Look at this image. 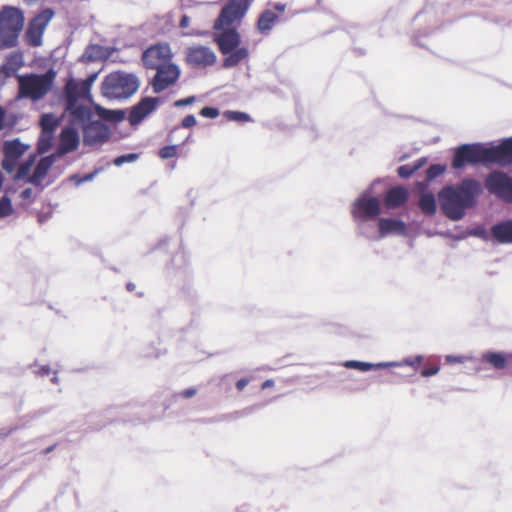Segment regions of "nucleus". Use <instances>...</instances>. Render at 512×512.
Returning <instances> with one entry per match:
<instances>
[{"mask_svg": "<svg viewBox=\"0 0 512 512\" xmlns=\"http://www.w3.org/2000/svg\"><path fill=\"white\" fill-rule=\"evenodd\" d=\"M343 366L347 369H356L362 372H367L372 370V363L358 361V360H347L343 363Z\"/></svg>", "mask_w": 512, "mask_h": 512, "instance_id": "31", "label": "nucleus"}, {"mask_svg": "<svg viewBox=\"0 0 512 512\" xmlns=\"http://www.w3.org/2000/svg\"><path fill=\"white\" fill-rule=\"evenodd\" d=\"M440 370V367L439 366H434V367H431V368H424L422 371H421V375L423 377H430V376H434L436 375Z\"/></svg>", "mask_w": 512, "mask_h": 512, "instance_id": "43", "label": "nucleus"}, {"mask_svg": "<svg viewBox=\"0 0 512 512\" xmlns=\"http://www.w3.org/2000/svg\"><path fill=\"white\" fill-rule=\"evenodd\" d=\"M126 288H127L128 291L132 292V291H134L136 289V285L134 283H132V282H128L126 284Z\"/></svg>", "mask_w": 512, "mask_h": 512, "instance_id": "59", "label": "nucleus"}, {"mask_svg": "<svg viewBox=\"0 0 512 512\" xmlns=\"http://www.w3.org/2000/svg\"><path fill=\"white\" fill-rule=\"evenodd\" d=\"M6 111L0 106V131L5 127Z\"/></svg>", "mask_w": 512, "mask_h": 512, "instance_id": "51", "label": "nucleus"}, {"mask_svg": "<svg viewBox=\"0 0 512 512\" xmlns=\"http://www.w3.org/2000/svg\"><path fill=\"white\" fill-rule=\"evenodd\" d=\"M173 53L168 43H157L148 47L142 54L146 69L155 70L172 63Z\"/></svg>", "mask_w": 512, "mask_h": 512, "instance_id": "11", "label": "nucleus"}, {"mask_svg": "<svg viewBox=\"0 0 512 512\" xmlns=\"http://www.w3.org/2000/svg\"><path fill=\"white\" fill-rule=\"evenodd\" d=\"M121 112H117V111H105V119L107 120H110V121H115V120H119L121 118Z\"/></svg>", "mask_w": 512, "mask_h": 512, "instance_id": "46", "label": "nucleus"}, {"mask_svg": "<svg viewBox=\"0 0 512 512\" xmlns=\"http://www.w3.org/2000/svg\"><path fill=\"white\" fill-rule=\"evenodd\" d=\"M56 78V72L53 69L44 74H25L18 75V96L32 101L43 99L52 89Z\"/></svg>", "mask_w": 512, "mask_h": 512, "instance_id": "5", "label": "nucleus"}, {"mask_svg": "<svg viewBox=\"0 0 512 512\" xmlns=\"http://www.w3.org/2000/svg\"><path fill=\"white\" fill-rule=\"evenodd\" d=\"M377 182L375 180L351 204L350 212L355 224L356 234L364 238L375 235V224L382 213L380 199L371 195L373 186Z\"/></svg>", "mask_w": 512, "mask_h": 512, "instance_id": "2", "label": "nucleus"}, {"mask_svg": "<svg viewBox=\"0 0 512 512\" xmlns=\"http://www.w3.org/2000/svg\"><path fill=\"white\" fill-rule=\"evenodd\" d=\"M64 91L66 103H69L71 107L79 101H91L90 91L84 90V84L73 78L67 81Z\"/></svg>", "mask_w": 512, "mask_h": 512, "instance_id": "16", "label": "nucleus"}, {"mask_svg": "<svg viewBox=\"0 0 512 512\" xmlns=\"http://www.w3.org/2000/svg\"><path fill=\"white\" fill-rule=\"evenodd\" d=\"M54 15L51 8H45L29 21L25 31V41L29 46L38 47L42 44L43 34Z\"/></svg>", "mask_w": 512, "mask_h": 512, "instance_id": "8", "label": "nucleus"}, {"mask_svg": "<svg viewBox=\"0 0 512 512\" xmlns=\"http://www.w3.org/2000/svg\"><path fill=\"white\" fill-rule=\"evenodd\" d=\"M423 359H424V357L422 355H417L413 358H411V357L405 358L403 361L399 362V364H401V367L402 366H411V367L416 368L423 362Z\"/></svg>", "mask_w": 512, "mask_h": 512, "instance_id": "37", "label": "nucleus"}, {"mask_svg": "<svg viewBox=\"0 0 512 512\" xmlns=\"http://www.w3.org/2000/svg\"><path fill=\"white\" fill-rule=\"evenodd\" d=\"M190 24V18L187 15H183L179 22V27L182 29H185Z\"/></svg>", "mask_w": 512, "mask_h": 512, "instance_id": "49", "label": "nucleus"}, {"mask_svg": "<svg viewBox=\"0 0 512 512\" xmlns=\"http://www.w3.org/2000/svg\"><path fill=\"white\" fill-rule=\"evenodd\" d=\"M183 35H185V36H201V35H203V33L198 32L196 30H191V31L183 33Z\"/></svg>", "mask_w": 512, "mask_h": 512, "instance_id": "57", "label": "nucleus"}, {"mask_svg": "<svg viewBox=\"0 0 512 512\" xmlns=\"http://www.w3.org/2000/svg\"><path fill=\"white\" fill-rule=\"evenodd\" d=\"M466 357L465 356H455V355H447L445 357V361L447 363H463L464 361H466Z\"/></svg>", "mask_w": 512, "mask_h": 512, "instance_id": "44", "label": "nucleus"}, {"mask_svg": "<svg viewBox=\"0 0 512 512\" xmlns=\"http://www.w3.org/2000/svg\"><path fill=\"white\" fill-rule=\"evenodd\" d=\"M278 21L277 14L272 10H265L258 17V32L267 34Z\"/></svg>", "mask_w": 512, "mask_h": 512, "instance_id": "26", "label": "nucleus"}, {"mask_svg": "<svg viewBox=\"0 0 512 512\" xmlns=\"http://www.w3.org/2000/svg\"><path fill=\"white\" fill-rule=\"evenodd\" d=\"M482 362L491 365L496 370H503L506 368V352L501 351H487L482 354Z\"/></svg>", "mask_w": 512, "mask_h": 512, "instance_id": "25", "label": "nucleus"}, {"mask_svg": "<svg viewBox=\"0 0 512 512\" xmlns=\"http://www.w3.org/2000/svg\"><path fill=\"white\" fill-rule=\"evenodd\" d=\"M486 189L507 203H512V177L501 171L489 173L485 179Z\"/></svg>", "mask_w": 512, "mask_h": 512, "instance_id": "10", "label": "nucleus"}, {"mask_svg": "<svg viewBox=\"0 0 512 512\" xmlns=\"http://www.w3.org/2000/svg\"><path fill=\"white\" fill-rule=\"evenodd\" d=\"M219 110L215 107H204L200 110L199 114L205 118H216L219 115Z\"/></svg>", "mask_w": 512, "mask_h": 512, "instance_id": "39", "label": "nucleus"}, {"mask_svg": "<svg viewBox=\"0 0 512 512\" xmlns=\"http://www.w3.org/2000/svg\"><path fill=\"white\" fill-rule=\"evenodd\" d=\"M31 193H32V190L30 188H27L22 191L21 196L23 198H28L31 195Z\"/></svg>", "mask_w": 512, "mask_h": 512, "instance_id": "58", "label": "nucleus"}, {"mask_svg": "<svg viewBox=\"0 0 512 512\" xmlns=\"http://www.w3.org/2000/svg\"><path fill=\"white\" fill-rule=\"evenodd\" d=\"M25 23L24 12L14 6H3L0 10V49L14 48Z\"/></svg>", "mask_w": 512, "mask_h": 512, "instance_id": "4", "label": "nucleus"}, {"mask_svg": "<svg viewBox=\"0 0 512 512\" xmlns=\"http://www.w3.org/2000/svg\"><path fill=\"white\" fill-rule=\"evenodd\" d=\"M419 207L423 213L433 215L436 212V200L432 193H423L419 199Z\"/></svg>", "mask_w": 512, "mask_h": 512, "instance_id": "28", "label": "nucleus"}, {"mask_svg": "<svg viewBox=\"0 0 512 512\" xmlns=\"http://www.w3.org/2000/svg\"><path fill=\"white\" fill-rule=\"evenodd\" d=\"M197 394L196 388H188L179 393V395L183 398H191Z\"/></svg>", "mask_w": 512, "mask_h": 512, "instance_id": "48", "label": "nucleus"}, {"mask_svg": "<svg viewBox=\"0 0 512 512\" xmlns=\"http://www.w3.org/2000/svg\"><path fill=\"white\" fill-rule=\"evenodd\" d=\"M138 158V155L135 153L125 154L121 155L114 160V164L117 166H121L122 164L126 162H133Z\"/></svg>", "mask_w": 512, "mask_h": 512, "instance_id": "38", "label": "nucleus"}, {"mask_svg": "<svg viewBox=\"0 0 512 512\" xmlns=\"http://www.w3.org/2000/svg\"><path fill=\"white\" fill-rule=\"evenodd\" d=\"M82 129L84 142L88 145L102 143L109 138V129L101 121H90Z\"/></svg>", "mask_w": 512, "mask_h": 512, "instance_id": "15", "label": "nucleus"}, {"mask_svg": "<svg viewBox=\"0 0 512 512\" xmlns=\"http://www.w3.org/2000/svg\"><path fill=\"white\" fill-rule=\"evenodd\" d=\"M66 110L70 114V123L72 126L83 128L91 118V110L88 106L81 103H74L71 107L69 103H66Z\"/></svg>", "mask_w": 512, "mask_h": 512, "instance_id": "18", "label": "nucleus"}, {"mask_svg": "<svg viewBox=\"0 0 512 512\" xmlns=\"http://www.w3.org/2000/svg\"><path fill=\"white\" fill-rule=\"evenodd\" d=\"M54 161L55 159L52 155L41 158L37 163L34 172L30 177H28L27 183H31L35 186L41 185Z\"/></svg>", "mask_w": 512, "mask_h": 512, "instance_id": "21", "label": "nucleus"}, {"mask_svg": "<svg viewBox=\"0 0 512 512\" xmlns=\"http://www.w3.org/2000/svg\"><path fill=\"white\" fill-rule=\"evenodd\" d=\"M445 171V166L441 164H433L426 171V179L427 181H432L435 178L442 175Z\"/></svg>", "mask_w": 512, "mask_h": 512, "instance_id": "34", "label": "nucleus"}, {"mask_svg": "<svg viewBox=\"0 0 512 512\" xmlns=\"http://www.w3.org/2000/svg\"><path fill=\"white\" fill-rule=\"evenodd\" d=\"M155 70L156 74L151 80V86L155 93H161L173 86L180 77V69L174 63H170Z\"/></svg>", "mask_w": 512, "mask_h": 512, "instance_id": "12", "label": "nucleus"}, {"mask_svg": "<svg viewBox=\"0 0 512 512\" xmlns=\"http://www.w3.org/2000/svg\"><path fill=\"white\" fill-rule=\"evenodd\" d=\"M274 385V381L272 379H269V380H266L265 382L262 383L261 385V389H267L269 387H272Z\"/></svg>", "mask_w": 512, "mask_h": 512, "instance_id": "54", "label": "nucleus"}, {"mask_svg": "<svg viewBox=\"0 0 512 512\" xmlns=\"http://www.w3.org/2000/svg\"><path fill=\"white\" fill-rule=\"evenodd\" d=\"M408 191L402 186L392 187L386 192L384 205L387 209H395L404 205L408 199Z\"/></svg>", "mask_w": 512, "mask_h": 512, "instance_id": "22", "label": "nucleus"}, {"mask_svg": "<svg viewBox=\"0 0 512 512\" xmlns=\"http://www.w3.org/2000/svg\"><path fill=\"white\" fill-rule=\"evenodd\" d=\"M417 171V166L411 164H405L397 169V173L401 178H409Z\"/></svg>", "mask_w": 512, "mask_h": 512, "instance_id": "36", "label": "nucleus"}, {"mask_svg": "<svg viewBox=\"0 0 512 512\" xmlns=\"http://www.w3.org/2000/svg\"><path fill=\"white\" fill-rule=\"evenodd\" d=\"M177 155H178V145H167V146L162 147L158 151V156L164 160L177 157Z\"/></svg>", "mask_w": 512, "mask_h": 512, "instance_id": "33", "label": "nucleus"}, {"mask_svg": "<svg viewBox=\"0 0 512 512\" xmlns=\"http://www.w3.org/2000/svg\"><path fill=\"white\" fill-rule=\"evenodd\" d=\"M224 117L229 121H237V122H248L251 121V117L244 113L239 111H226L224 113Z\"/></svg>", "mask_w": 512, "mask_h": 512, "instance_id": "32", "label": "nucleus"}, {"mask_svg": "<svg viewBox=\"0 0 512 512\" xmlns=\"http://www.w3.org/2000/svg\"><path fill=\"white\" fill-rule=\"evenodd\" d=\"M195 101H196V97L195 96H189V97H186V98H182V99L176 100L174 105L176 107H184V106H188V105L193 104Z\"/></svg>", "mask_w": 512, "mask_h": 512, "instance_id": "42", "label": "nucleus"}, {"mask_svg": "<svg viewBox=\"0 0 512 512\" xmlns=\"http://www.w3.org/2000/svg\"><path fill=\"white\" fill-rule=\"evenodd\" d=\"M407 227L404 221L395 218L380 217L375 224V235L365 237L371 241H378L389 235L405 236Z\"/></svg>", "mask_w": 512, "mask_h": 512, "instance_id": "13", "label": "nucleus"}, {"mask_svg": "<svg viewBox=\"0 0 512 512\" xmlns=\"http://www.w3.org/2000/svg\"><path fill=\"white\" fill-rule=\"evenodd\" d=\"M490 232L497 243L512 244V219L498 221L491 227Z\"/></svg>", "mask_w": 512, "mask_h": 512, "instance_id": "20", "label": "nucleus"}, {"mask_svg": "<svg viewBox=\"0 0 512 512\" xmlns=\"http://www.w3.org/2000/svg\"><path fill=\"white\" fill-rule=\"evenodd\" d=\"M36 156L31 155L26 161L21 163L15 175L16 180H25L27 182L28 177L31 176L30 171L35 163Z\"/></svg>", "mask_w": 512, "mask_h": 512, "instance_id": "30", "label": "nucleus"}, {"mask_svg": "<svg viewBox=\"0 0 512 512\" xmlns=\"http://www.w3.org/2000/svg\"><path fill=\"white\" fill-rule=\"evenodd\" d=\"M59 125V120L51 113L43 114L40 119V126L42 130V136L51 138Z\"/></svg>", "mask_w": 512, "mask_h": 512, "instance_id": "27", "label": "nucleus"}, {"mask_svg": "<svg viewBox=\"0 0 512 512\" xmlns=\"http://www.w3.org/2000/svg\"><path fill=\"white\" fill-rule=\"evenodd\" d=\"M372 370H378V369H384V368H390V367H401V364L397 361L393 362H379V363H372Z\"/></svg>", "mask_w": 512, "mask_h": 512, "instance_id": "40", "label": "nucleus"}, {"mask_svg": "<svg viewBox=\"0 0 512 512\" xmlns=\"http://www.w3.org/2000/svg\"><path fill=\"white\" fill-rule=\"evenodd\" d=\"M229 55L224 59V67H232L237 65L240 61L247 57L248 52L245 48H238L232 50Z\"/></svg>", "mask_w": 512, "mask_h": 512, "instance_id": "29", "label": "nucleus"}, {"mask_svg": "<svg viewBox=\"0 0 512 512\" xmlns=\"http://www.w3.org/2000/svg\"><path fill=\"white\" fill-rule=\"evenodd\" d=\"M79 145V134L74 127H66L60 134L59 149L62 153H69L77 149Z\"/></svg>", "mask_w": 512, "mask_h": 512, "instance_id": "23", "label": "nucleus"}, {"mask_svg": "<svg viewBox=\"0 0 512 512\" xmlns=\"http://www.w3.org/2000/svg\"><path fill=\"white\" fill-rule=\"evenodd\" d=\"M139 88V81L135 75L122 72H113L107 75L102 82V93L110 99L128 98Z\"/></svg>", "mask_w": 512, "mask_h": 512, "instance_id": "6", "label": "nucleus"}, {"mask_svg": "<svg viewBox=\"0 0 512 512\" xmlns=\"http://www.w3.org/2000/svg\"><path fill=\"white\" fill-rule=\"evenodd\" d=\"M512 367V352H506V368Z\"/></svg>", "mask_w": 512, "mask_h": 512, "instance_id": "55", "label": "nucleus"}, {"mask_svg": "<svg viewBox=\"0 0 512 512\" xmlns=\"http://www.w3.org/2000/svg\"><path fill=\"white\" fill-rule=\"evenodd\" d=\"M482 192L481 183L472 178H465L458 185L445 186L438 192L441 211L450 220L459 221L467 209L476 205Z\"/></svg>", "mask_w": 512, "mask_h": 512, "instance_id": "1", "label": "nucleus"}, {"mask_svg": "<svg viewBox=\"0 0 512 512\" xmlns=\"http://www.w3.org/2000/svg\"><path fill=\"white\" fill-rule=\"evenodd\" d=\"M493 163L492 146L486 147L482 143L463 144L455 152L453 167L461 169L465 164Z\"/></svg>", "mask_w": 512, "mask_h": 512, "instance_id": "7", "label": "nucleus"}, {"mask_svg": "<svg viewBox=\"0 0 512 512\" xmlns=\"http://www.w3.org/2000/svg\"><path fill=\"white\" fill-rule=\"evenodd\" d=\"M248 383H249L248 379L242 378L236 382V387L239 391H242L247 386Z\"/></svg>", "mask_w": 512, "mask_h": 512, "instance_id": "50", "label": "nucleus"}, {"mask_svg": "<svg viewBox=\"0 0 512 512\" xmlns=\"http://www.w3.org/2000/svg\"><path fill=\"white\" fill-rule=\"evenodd\" d=\"M23 66V55L20 52L11 53L1 66V71L11 77Z\"/></svg>", "mask_w": 512, "mask_h": 512, "instance_id": "24", "label": "nucleus"}, {"mask_svg": "<svg viewBox=\"0 0 512 512\" xmlns=\"http://www.w3.org/2000/svg\"><path fill=\"white\" fill-rule=\"evenodd\" d=\"M55 447H56V444H54V445H52V446H49V447H47V448L43 451V453H44V454H48V453L52 452V451L55 449Z\"/></svg>", "mask_w": 512, "mask_h": 512, "instance_id": "60", "label": "nucleus"}, {"mask_svg": "<svg viewBox=\"0 0 512 512\" xmlns=\"http://www.w3.org/2000/svg\"><path fill=\"white\" fill-rule=\"evenodd\" d=\"M493 163L507 166L512 164V137L503 139L499 145L492 146Z\"/></svg>", "mask_w": 512, "mask_h": 512, "instance_id": "19", "label": "nucleus"}, {"mask_svg": "<svg viewBox=\"0 0 512 512\" xmlns=\"http://www.w3.org/2000/svg\"><path fill=\"white\" fill-rule=\"evenodd\" d=\"M13 212L11 200L4 196L0 199V218L11 215Z\"/></svg>", "mask_w": 512, "mask_h": 512, "instance_id": "35", "label": "nucleus"}, {"mask_svg": "<svg viewBox=\"0 0 512 512\" xmlns=\"http://www.w3.org/2000/svg\"><path fill=\"white\" fill-rule=\"evenodd\" d=\"M159 103L158 98L146 97L143 98L137 105H135L129 114V121L131 124H139L145 117L153 112Z\"/></svg>", "mask_w": 512, "mask_h": 512, "instance_id": "17", "label": "nucleus"}, {"mask_svg": "<svg viewBox=\"0 0 512 512\" xmlns=\"http://www.w3.org/2000/svg\"><path fill=\"white\" fill-rule=\"evenodd\" d=\"M247 8L248 0H229L216 19L214 29L221 30L222 33L215 37V41L222 54H228L238 47L240 38L231 26L244 16Z\"/></svg>", "mask_w": 512, "mask_h": 512, "instance_id": "3", "label": "nucleus"}, {"mask_svg": "<svg viewBox=\"0 0 512 512\" xmlns=\"http://www.w3.org/2000/svg\"><path fill=\"white\" fill-rule=\"evenodd\" d=\"M89 50L92 51V52H95V53L94 54H92V53L89 54L88 55V59L96 60V59L100 58L99 52L102 50V47L95 45V46H91L89 48Z\"/></svg>", "mask_w": 512, "mask_h": 512, "instance_id": "47", "label": "nucleus"}, {"mask_svg": "<svg viewBox=\"0 0 512 512\" xmlns=\"http://www.w3.org/2000/svg\"><path fill=\"white\" fill-rule=\"evenodd\" d=\"M285 8H286V5H285V4H283V3H276V4L274 5V9H275L276 11H278V12H284Z\"/></svg>", "mask_w": 512, "mask_h": 512, "instance_id": "56", "label": "nucleus"}, {"mask_svg": "<svg viewBox=\"0 0 512 512\" xmlns=\"http://www.w3.org/2000/svg\"><path fill=\"white\" fill-rule=\"evenodd\" d=\"M196 123H197V121H196L195 116L192 114H189L182 119L181 125L184 128H191V127L195 126Z\"/></svg>", "mask_w": 512, "mask_h": 512, "instance_id": "41", "label": "nucleus"}, {"mask_svg": "<svg viewBox=\"0 0 512 512\" xmlns=\"http://www.w3.org/2000/svg\"><path fill=\"white\" fill-rule=\"evenodd\" d=\"M184 61L193 69H206L216 63L217 55L212 48L195 44L185 49Z\"/></svg>", "mask_w": 512, "mask_h": 512, "instance_id": "9", "label": "nucleus"}, {"mask_svg": "<svg viewBox=\"0 0 512 512\" xmlns=\"http://www.w3.org/2000/svg\"><path fill=\"white\" fill-rule=\"evenodd\" d=\"M97 74H91L85 80L81 81L84 84V90L90 91L93 82L96 80Z\"/></svg>", "mask_w": 512, "mask_h": 512, "instance_id": "45", "label": "nucleus"}, {"mask_svg": "<svg viewBox=\"0 0 512 512\" xmlns=\"http://www.w3.org/2000/svg\"><path fill=\"white\" fill-rule=\"evenodd\" d=\"M426 158H420L416 160L414 163H412L414 166H417V170H419L424 164L426 163Z\"/></svg>", "mask_w": 512, "mask_h": 512, "instance_id": "53", "label": "nucleus"}, {"mask_svg": "<svg viewBox=\"0 0 512 512\" xmlns=\"http://www.w3.org/2000/svg\"><path fill=\"white\" fill-rule=\"evenodd\" d=\"M27 149L28 146L21 143L19 139L5 141L3 146L4 158L2 160V168L8 173H12L17 166L18 160L24 155Z\"/></svg>", "mask_w": 512, "mask_h": 512, "instance_id": "14", "label": "nucleus"}, {"mask_svg": "<svg viewBox=\"0 0 512 512\" xmlns=\"http://www.w3.org/2000/svg\"><path fill=\"white\" fill-rule=\"evenodd\" d=\"M13 431H14V428L1 429L0 430V439L7 438L8 436H10L12 434Z\"/></svg>", "mask_w": 512, "mask_h": 512, "instance_id": "52", "label": "nucleus"}]
</instances>
